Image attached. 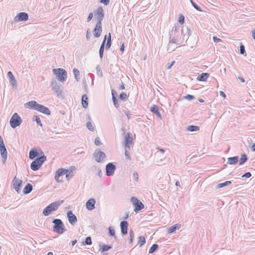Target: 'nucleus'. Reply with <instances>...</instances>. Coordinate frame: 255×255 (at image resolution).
Instances as JSON below:
<instances>
[{
    "mask_svg": "<svg viewBox=\"0 0 255 255\" xmlns=\"http://www.w3.org/2000/svg\"><path fill=\"white\" fill-rule=\"evenodd\" d=\"M32 185L28 183L24 187L23 190V192L24 194H29L32 191Z\"/></svg>",
    "mask_w": 255,
    "mask_h": 255,
    "instance_id": "7c9ffc66",
    "label": "nucleus"
},
{
    "mask_svg": "<svg viewBox=\"0 0 255 255\" xmlns=\"http://www.w3.org/2000/svg\"><path fill=\"white\" fill-rule=\"evenodd\" d=\"M76 167L74 166H71L69 169H66V178L67 180H69L74 176L73 171L76 170Z\"/></svg>",
    "mask_w": 255,
    "mask_h": 255,
    "instance_id": "412c9836",
    "label": "nucleus"
},
{
    "mask_svg": "<svg viewBox=\"0 0 255 255\" xmlns=\"http://www.w3.org/2000/svg\"><path fill=\"white\" fill-rule=\"evenodd\" d=\"M90 29H88L87 30V32H86V39L87 40H89L90 38Z\"/></svg>",
    "mask_w": 255,
    "mask_h": 255,
    "instance_id": "e2e57ef3",
    "label": "nucleus"
},
{
    "mask_svg": "<svg viewBox=\"0 0 255 255\" xmlns=\"http://www.w3.org/2000/svg\"><path fill=\"white\" fill-rule=\"evenodd\" d=\"M125 157H126V159H129V160L131 159V158H130V156L129 155V152L127 150L125 151Z\"/></svg>",
    "mask_w": 255,
    "mask_h": 255,
    "instance_id": "0e129e2a",
    "label": "nucleus"
},
{
    "mask_svg": "<svg viewBox=\"0 0 255 255\" xmlns=\"http://www.w3.org/2000/svg\"><path fill=\"white\" fill-rule=\"evenodd\" d=\"M128 223L126 221H123L120 223L121 233L123 235H127L128 233Z\"/></svg>",
    "mask_w": 255,
    "mask_h": 255,
    "instance_id": "aec40b11",
    "label": "nucleus"
},
{
    "mask_svg": "<svg viewBox=\"0 0 255 255\" xmlns=\"http://www.w3.org/2000/svg\"><path fill=\"white\" fill-rule=\"evenodd\" d=\"M130 200L134 206V211L135 212L137 213L138 211L143 209L144 205L136 197H131Z\"/></svg>",
    "mask_w": 255,
    "mask_h": 255,
    "instance_id": "1a4fd4ad",
    "label": "nucleus"
},
{
    "mask_svg": "<svg viewBox=\"0 0 255 255\" xmlns=\"http://www.w3.org/2000/svg\"><path fill=\"white\" fill-rule=\"evenodd\" d=\"M7 77L9 79V83L13 86H16V81L15 80V77L13 76V74L11 72L9 71L7 74Z\"/></svg>",
    "mask_w": 255,
    "mask_h": 255,
    "instance_id": "cd10ccee",
    "label": "nucleus"
},
{
    "mask_svg": "<svg viewBox=\"0 0 255 255\" xmlns=\"http://www.w3.org/2000/svg\"><path fill=\"white\" fill-rule=\"evenodd\" d=\"M100 251L101 252H104L106 251H107L111 249L112 248L111 246L107 245H103L102 246H101Z\"/></svg>",
    "mask_w": 255,
    "mask_h": 255,
    "instance_id": "c9c22d12",
    "label": "nucleus"
},
{
    "mask_svg": "<svg viewBox=\"0 0 255 255\" xmlns=\"http://www.w3.org/2000/svg\"><path fill=\"white\" fill-rule=\"evenodd\" d=\"M0 152L2 157V162L3 164H5L7 155V152L5 145L0 146Z\"/></svg>",
    "mask_w": 255,
    "mask_h": 255,
    "instance_id": "a211bd4d",
    "label": "nucleus"
},
{
    "mask_svg": "<svg viewBox=\"0 0 255 255\" xmlns=\"http://www.w3.org/2000/svg\"><path fill=\"white\" fill-rule=\"evenodd\" d=\"M92 244V239L91 237H87L84 242H82V245H91Z\"/></svg>",
    "mask_w": 255,
    "mask_h": 255,
    "instance_id": "a19ab883",
    "label": "nucleus"
},
{
    "mask_svg": "<svg viewBox=\"0 0 255 255\" xmlns=\"http://www.w3.org/2000/svg\"><path fill=\"white\" fill-rule=\"evenodd\" d=\"M86 127L88 129H89L90 130H91L92 131H94L95 130V128L93 126L92 123L90 122H88L86 123Z\"/></svg>",
    "mask_w": 255,
    "mask_h": 255,
    "instance_id": "37998d69",
    "label": "nucleus"
},
{
    "mask_svg": "<svg viewBox=\"0 0 255 255\" xmlns=\"http://www.w3.org/2000/svg\"><path fill=\"white\" fill-rule=\"evenodd\" d=\"M93 157L97 162L101 163L104 161L106 155L103 151L97 149L93 153Z\"/></svg>",
    "mask_w": 255,
    "mask_h": 255,
    "instance_id": "6e6552de",
    "label": "nucleus"
},
{
    "mask_svg": "<svg viewBox=\"0 0 255 255\" xmlns=\"http://www.w3.org/2000/svg\"><path fill=\"white\" fill-rule=\"evenodd\" d=\"M52 223L54 224L53 231L54 232L62 234L66 231L67 230L65 228L64 225L61 219H55L53 220Z\"/></svg>",
    "mask_w": 255,
    "mask_h": 255,
    "instance_id": "39448f33",
    "label": "nucleus"
},
{
    "mask_svg": "<svg viewBox=\"0 0 255 255\" xmlns=\"http://www.w3.org/2000/svg\"><path fill=\"white\" fill-rule=\"evenodd\" d=\"M199 128L198 126L194 125L189 126L187 128V130L190 131H196L199 130Z\"/></svg>",
    "mask_w": 255,
    "mask_h": 255,
    "instance_id": "72a5a7b5",
    "label": "nucleus"
},
{
    "mask_svg": "<svg viewBox=\"0 0 255 255\" xmlns=\"http://www.w3.org/2000/svg\"><path fill=\"white\" fill-rule=\"evenodd\" d=\"M63 202V200H61L51 203L43 209V214L45 216L49 215L52 212L56 211Z\"/></svg>",
    "mask_w": 255,
    "mask_h": 255,
    "instance_id": "20e7f679",
    "label": "nucleus"
},
{
    "mask_svg": "<svg viewBox=\"0 0 255 255\" xmlns=\"http://www.w3.org/2000/svg\"><path fill=\"white\" fill-rule=\"evenodd\" d=\"M125 89V85L124 83L121 81V84L120 86L119 90H124Z\"/></svg>",
    "mask_w": 255,
    "mask_h": 255,
    "instance_id": "338daca9",
    "label": "nucleus"
},
{
    "mask_svg": "<svg viewBox=\"0 0 255 255\" xmlns=\"http://www.w3.org/2000/svg\"><path fill=\"white\" fill-rule=\"evenodd\" d=\"M184 19H185L184 16L182 15H181L179 18L178 22L180 24H182L184 22Z\"/></svg>",
    "mask_w": 255,
    "mask_h": 255,
    "instance_id": "6e6d98bb",
    "label": "nucleus"
},
{
    "mask_svg": "<svg viewBox=\"0 0 255 255\" xmlns=\"http://www.w3.org/2000/svg\"><path fill=\"white\" fill-rule=\"evenodd\" d=\"M66 169L65 168H59L55 172V179L57 182H61L63 181L62 180H60L59 178L61 176L65 174Z\"/></svg>",
    "mask_w": 255,
    "mask_h": 255,
    "instance_id": "f3484780",
    "label": "nucleus"
},
{
    "mask_svg": "<svg viewBox=\"0 0 255 255\" xmlns=\"http://www.w3.org/2000/svg\"><path fill=\"white\" fill-rule=\"evenodd\" d=\"M239 161V156H235L233 157H230L227 158V163L230 165H235L237 164Z\"/></svg>",
    "mask_w": 255,
    "mask_h": 255,
    "instance_id": "393cba45",
    "label": "nucleus"
},
{
    "mask_svg": "<svg viewBox=\"0 0 255 255\" xmlns=\"http://www.w3.org/2000/svg\"><path fill=\"white\" fill-rule=\"evenodd\" d=\"M150 111L156 115L160 119H161L162 117L159 111V107L157 105H153L150 108Z\"/></svg>",
    "mask_w": 255,
    "mask_h": 255,
    "instance_id": "5701e85b",
    "label": "nucleus"
},
{
    "mask_svg": "<svg viewBox=\"0 0 255 255\" xmlns=\"http://www.w3.org/2000/svg\"><path fill=\"white\" fill-rule=\"evenodd\" d=\"M96 200L94 198L89 199L86 203V208L89 210L92 211L95 208Z\"/></svg>",
    "mask_w": 255,
    "mask_h": 255,
    "instance_id": "6ab92c4d",
    "label": "nucleus"
},
{
    "mask_svg": "<svg viewBox=\"0 0 255 255\" xmlns=\"http://www.w3.org/2000/svg\"><path fill=\"white\" fill-rule=\"evenodd\" d=\"M96 71H97V74L98 76L100 77H103V73L102 71L101 67L100 65H97L96 67Z\"/></svg>",
    "mask_w": 255,
    "mask_h": 255,
    "instance_id": "79ce46f5",
    "label": "nucleus"
},
{
    "mask_svg": "<svg viewBox=\"0 0 255 255\" xmlns=\"http://www.w3.org/2000/svg\"><path fill=\"white\" fill-rule=\"evenodd\" d=\"M119 99L123 101H125L127 99V95L126 93L124 92L121 93L119 95Z\"/></svg>",
    "mask_w": 255,
    "mask_h": 255,
    "instance_id": "49530a36",
    "label": "nucleus"
},
{
    "mask_svg": "<svg viewBox=\"0 0 255 255\" xmlns=\"http://www.w3.org/2000/svg\"><path fill=\"white\" fill-rule=\"evenodd\" d=\"M177 33H178V34L179 33V28L176 26H174L173 27L172 29L169 32L170 38L169 42L167 47L168 51H173L174 50L175 48H170V46H171L172 44H176L177 45L179 44L178 43V42L180 41V38L178 37H175V35Z\"/></svg>",
    "mask_w": 255,
    "mask_h": 255,
    "instance_id": "f03ea898",
    "label": "nucleus"
},
{
    "mask_svg": "<svg viewBox=\"0 0 255 255\" xmlns=\"http://www.w3.org/2000/svg\"><path fill=\"white\" fill-rule=\"evenodd\" d=\"M73 73H74V77L76 80L77 81H79V79H80V78H79V75H80V72H79V71L77 69H73Z\"/></svg>",
    "mask_w": 255,
    "mask_h": 255,
    "instance_id": "ea45409f",
    "label": "nucleus"
},
{
    "mask_svg": "<svg viewBox=\"0 0 255 255\" xmlns=\"http://www.w3.org/2000/svg\"><path fill=\"white\" fill-rule=\"evenodd\" d=\"M46 160V156L43 152L40 150V156L37 157L30 164V168L33 171H37Z\"/></svg>",
    "mask_w": 255,
    "mask_h": 255,
    "instance_id": "7ed1b4c3",
    "label": "nucleus"
},
{
    "mask_svg": "<svg viewBox=\"0 0 255 255\" xmlns=\"http://www.w3.org/2000/svg\"><path fill=\"white\" fill-rule=\"evenodd\" d=\"M112 44V40H111V33H109L108 34V37L107 38V41L106 45V49H109Z\"/></svg>",
    "mask_w": 255,
    "mask_h": 255,
    "instance_id": "473e14b6",
    "label": "nucleus"
},
{
    "mask_svg": "<svg viewBox=\"0 0 255 255\" xmlns=\"http://www.w3.org/2000/svg\"><path fill=\"white\" fill-rule=\"evenodd\" d=\"M102 31V22H97L93 30V34L95 37H99Z\"/></svg>",
    "mask_w": 255,
    "mask_h": 255,
    "instance_id": "2eb2a0df",
    "label": "nucleus"
},
{
    "mask_svg": "<svg viewBox=\"0 0 255 255\" xmlns=\"http://www.w3.org/2000/svg\"><path fill=\"white\" fill-rule=\"evenodd\" d=\"M125 146L127 147H130L132 141V134L130 132L127 133L125 136Z\"/></svg>",
    "mask_w": 255,
    "mask_h": 255,
    "instance_id": "4be33fe9",
    "label": "nucleus"
},
{
    "mask_svg": "<svg viewBox=\"0 0 255 255\" xmlns=\"http://www.w3.org/2000/svg\"><path fill=\"white\" fill-rule=\"evenodd\" d=\"M252 176V174L251 173V172H247L246 173H245V174H244L241 178L242 179H243L244 178H249L250 177H251Z\"/></svg>",
    "mask_w": 255,
    "mask_h": 255,
    "instance_id": "864d4df0",
    "label": "nucleus"
},
{
    "mask_svg": "<svg viewBox=\"0 0 255 255\" xmlns=\"http://www.w3.org/2000/svg\"><path fill=\"white\" fill-rule=\"evenodd\" d=\"M248 159V157L247 154L245 153L241 155V157L240 160H239V165H242L244 164L245 162H246L247 161Z\"/></svg>",
    "mask_w": 255,
    "mask_h": 255,
    "instance_id": "2f4dec72",
    "label": "nucleus"
},
{
    "mask_svg": "<svg viewBox=\"0 0 255 255\" xmlns=\"http://www.w3.org/2000/svg\"><path fill=\"white\" fill-rule=\"evenodd\" d=\"M138 244L140 247L144 245L146 242L145 238L144 236H140L138 238Z\"/></svg>",
    "mask_w": 255,
    "mask_h": 255,
    "instance_id": "e433bc0d",
    "label": "nucleus"
},
{
    "mask_svg": "<svg viewBox=\"0 0 255 255\" xmlns=\"http://www.w3.org/2000/svg\"><path fill=\"white\" fill-rule=\"evenodd\" d=\"M158 248V246L157 244H154L152 245V246L150 248L149 250V253L151 254L157 251Z\"/></svg>",
    "mask_w": 255,
    "mask_h": 255,
    "instance_id": "58836bf2",
    "label": "nucleus"
},
{
    "mask_svg": "<svg viewBox=\"0 0 255 255\" xmlns=\"http://www.w3.org/2000/svg\"><path fill=\"white\" fill-rule=\"evenodd\" d=\"M164 152H165L164 149H160L159 150H158L157 151H156L155 152V156H160V154H162V155H163L164 153Z\"/></svg>",
    "mask_w": 255,
    "mask_h": 255,
    "instance_id": "09e8293b",
    "label": "nucleus"
},
{
    "mask_svg": "<svg viewBox=\"0 0 255 255\" xmlns=\"http://www.w3.org/2000/svg\"><path fill=\"white\" fill-rule=\"evenodd\" d=\"M93 14L92 12H90L89 14V15L87 18V22H89L91 19L93 18Z\"/></svg>",
    "mask_w": 255,
    "mask_h": 255,
    "instance_id": "680f3d73",
    "label": "nucleus"
},
{
    "mask_svg": "<svg viewBox=\"0 0 255 255\" xmlns=\"http://www.w3.org/2000/svg\"><path fill=\"white\" fill-rule=\"evenodd\" d=\"M35 121L37 124L38 125L40 126V127L42 126V124L41 122L40 119L39 117L36 116L35 117Z\"/></svg>",
    "mask_w": 255,
    "mask_h": 255,
    "instance_id": "8fccbe9b",
    "label": "nucleus"
},
{
    "mask_svg": "<svg viewBox=\"0 0 255 255\" xmlns=\"http://www.w3.org/2000/svg\"><path fill=\"white\" fill-rule=\"evenodd\" d=\"M106 39L107 35H105L99 49V56L101 59H102L103 57L104 51L105 46Z\"/></svg>",
    "mask_w": 255,
    "mask_h": 255,
    "instance_id": "bb28decb",
    "label": "nucleus"
},
{
    "mask_svg": "<svg viewBox=\"0 0 255 255\" xmlns=\"http://www.w3.org/2000/svg\"><path fill=\"white\" fill-rule=\"evenodd\" d=\"M192 5L198 11H202V10H201L200 7L197 4H196L192 0H191V1H190Z\"/></svg>",
    "mask_w": 255,
    "mask_h": 255,
    "instance_id": "c03bdc74",
    "label": "nucleus"
},
{
    "mask_svg": "<svg viewBox=\"0 0 255 255\" xmlns=\"http://www.w3.org/2000/svg\"><path fill=\"white\" fill-rule=\"evenodd\" d=\"M129 237H130L129 243L130 244H132V243L133 242V241L134 237L133 231L132 230H130L129 231Z\"/></svg>",
    "mask_w": 255,
    "mask_h": 255,
    "instance_id": "a18cd8bd",
    "label": "nucleus"
},
{
    "mask_svg": "<svg viewBox=\"0 0 255 255\" xmlns=\"http://www.w3.org/2000/svg\"><path fill=\"white\" fill-rule=\"evenodd\" d=\"M94 142L97 146H100L102 144V143L101 142L99 137H97L95 139Z\"/></svg>",
    "mask_w": 255,
    "mask_h": 255,
    "instance_id": "3c124183",
    "label": "nucleus"
},
{
    "mask_svg": "<svg viewBox=\"0 0 255 255\" xmlns=\"http://www.w3.org/2000/svg\"><path fill=\"white\" fill-rule=\"evenodd\" d=\"M109 235L110 236L114 237L115 239H117V236L115 235V229L112 227H110L108 229Z\"/></svg>",
    "mask_w": 255,
    "mask_h": 255,
    "instance_id": "4c0bfd02",
    "label": "nucleus"
},
{
    "mask_svg": "<svg viewBox=\"0 0 255 255\" xmlns=\"http://www.w3.org/2000/svg\"><path fill=\"white\" fill-rule=\"evenodd\" d=\"M100 2L105 5H107L110 3V0H100Z\"/></svg>",
    "mask_w": 255,
    "mask_h": 255,
    "instance_id": "13d9d810",
    "label": "nucleus"
},
{
    "mask_svg": "<svg viewBox=\"0 0 255 255\" xmlns=\"http://www.w3.org/2000/svg\"><path fill=\"white\" fill-rule=\"evenodd\" d=\"M251 149L253 151H255V143H253L251 146Z\"/></svg>",
    "mask_w": 255,
    "mask_h": 255,
    "instance_id": "774afa93",
    "label": "nucleus"
},
{
    "mask_svg": "<svg viewBox=\"0 0 255 255\" xmlns=\"http://www.w3.org/2000/svg\"><path fill=\"white\" fill-rule=\"evenodd\" d=\"M82 105L84 108L86 109L88 106V97L84 94L82 97Z\"/></svg>",
    "mask_w": 255,
    "mask_h": 255,
    "instance_id": "c85d7f7f",
    "label": "nucleus"
},
{
    "mask_svg": "<svg viewBox=\"0 0 255 255\" xmlns=\"http://www.w3.org/2000/svg\"><path fill=\"white\" fill-rule=\"evenodd\" d=\"M232 182L231 181H226L224 183H219L217 185L216 188H220L231 184Z\"/></svg>",
    "mask_w": 255,
    "mask_h": 255,
    "instance_id": "f704fd0d",
    "label": "nucleus"
},
{
    "mask_svg": "<svg viewBox=\"0 0 255 255\" xmlns=\"http://www.w3.org/2000/svg\"><path fill=\"white\" fill-rule=\"evenodd\" d=\"M40 156V152H38L37 150L35 148L31 149L29 153V158L30 159H33L36 157H39Z\"/></svg>",
    "mask_w": 255,
    "mask_h": 255,
    "instance_id": "b1692460",
    "label": "nucleus"
},
{
    "mask_svg": "<svg viewBox=\"0 0 255 255\" xmlns=\"http://www.w3.org/2000/svg\"><path fill=\"white\" fill-rule=\"evenodd\" d=\"M133 177H134V180L136 181L137 182L138 181V173L137 172H134L133 173Z\"/></svg>",
    "mask_w": 255,
    "mask_h": 255,
    "instance_id": "4d7b16f0",
    "label": "nucleus"
},
{
    "mask_svg": "<svg viewBox=\"0 0 255 255\" xmlns=\"http://www.w3.org/2000/svg\"><path fill=\"white\" fill-rule=\"evenodd\" d=\"M209 76V73H202L198 76L197 80L199 81H206Z\"/></svg>",
    "mask_w": 255,
    "mask_h": 255,
    "instance_id": "a878e982",
    "label": "nucleus"
},
{
    "mask_svg": "<svg viewBox=\"0 0 255 255\" xmlns=\"http://www.w3.org/2000/svg\"><path fill=\"white\" fill-rule=\"evenodd\" d=\"M13 188L18 193H20L21 192L20 187L22 184V181L21 179L15 177L12 182Z\"/></svg>",
    "mask_w": 255,
    "mask_h": 255,
    "instance_id": "f8f14e48",
    "label": "nucleus"
},
{
    "mask_svg": "<svg viewBox=\"0 0 255 255\" xmlns=\"http://www.w3.org/2000/svg\"><path fill=\"white\" fill-rule=\"evenodd\" d=\"M50 87L56 94L57 97H60V96H62V91L56 80H52L50 84Z\"/></svg>",
    "mask_w": 255,
    "mask_h": 255,
    "instance_id": "9d476101",
    "label": "nucleus"
},
{
    "mask_svg": "<svg viewBox=\"0 0 255 255\" xmlns=\"http://www.w3.org/2000/svg\"><path fill=\"white\" fill-rule=\"evenodd\" d=\"M174 63H175V61H172L171 63H168L167 64V68H166V69H170L172 67V66L174 65Z\"/></svg>",
    "mask_w": 255,
    "mask_h": 255,
    "instance_id": "bf43d9fd",
    "label": "nucleus"
},
{
    "mask_svg": "<svg viewBox=\"0 0 255 255\" xmlns=\"http://www.w3.org/2000/svg\"><path fill=\"white\" fill-rule=\"evenodd\" d=\"M28 19V15L27 13L21 12L18 13L14 18L15 22L25 21Z\"/></svg>",
    "mask_w": 255,
    "mask_h": 255,
    "instance_id": "4468645a",
    "label": "nucleus"
},
{
    "mask_svg": "<svg viewBox=\"0 0 255 255\" xmlns=\"http://www.w3.org/2000/svg\"><path fill=\"white\" fill-rule=\"evenodd\" d=\"M25 106L27 108L36 110L47 116H49L51 114V111L48 108L42 105L38 104L34 101H31L25 103Z\"/></svg>",
    "mask_w": 255,
    "mask_h": 255,
    "instance_id": "f257e3e1",
    "label": "nucleus"
},
{
    "mask_svg": "<svg viewBox=\"0 0 255 255\" xmlns=\"http://www.w3.org/2000/svg\"><path fill=\"white\" fill-rule=\"evenodd\" d=\"M112 99L117 98V96L118 95L117 92L113 89H112Z\"/></svg>",
    "mask_w": 255,
    "mask_h": 255,
    "instance_id": "052dcab7",
    "label": "nucleus"
},
{
    "mask_svg": "<svg viewBox=\"0 0 255 255\" xmlns=\"http://www.w3.org/2000/svg\"><path fill=\"white\" fill-rule=\"evenodd\" d=\"M240 53L241 54L244 55L246 54V51H245V48L244 45L241 43L240 46Z\"/></svg>",
    "mask_w": 255,
    "mask_h": 255,
    "instance_id": "de8ad7c7",
    "label": "nucleus"
},
{
    "mask_svg": "<svg viewBox=\"0 0 255 255\" xmlns=\"http://www.w3.org/2000/svg\"><path fill=\"white\" fill-rule=\"evenodd\" d=\"M213 39L215 42H219L222 41V40L220 38H219L216 36H214Z\"/></svg>",
    "mask_w": 255,
    "mask_h": 255,
    "instance_id": "69168bd1",
    "label": "nucleus"
},
{
    "mask_svg": "<svg viewBox=\"0 0 255 255\" xmlns=\"http://www.w3.org/2000/svg\"><path fill=\"white\" fill-rule=\"evenodd\" d=\"M116 170V165L112 162H109L106 165V174L107 176H113Z\"/></svg>",
    "mask_w": 255,
    "mask_h": 255,
    "instance_id": "9b49d317",
    "label": "nucleus"
},
{
    "mask_svg": "<svg viewBox=\"0 0 255 255\" xmlns=\"http://www.w3.org/2000/svg\"><path fill=\"white\" fill-rule=\"evenodd\" d=\"M184 98L189 101H191L192 100L194 99L195 97L193 95L187 94V95L184 97Z\"/></svg>",
    "mask_w": 255,
    "mask_h": 255,
    "instance_id": "603ef678",
    "label": "nucleus"
},
{
    "mask_svg": "<svg viewBox=\"0 0 255 255\" xmlns=\"http://www.w3.org/2000/svg\"><path fill=\"white\" fill-rule=\"evenodd\" d=\"M67 216L68 221L72 225H74L77 222V218L71 211H68L67 213Z\"/></svg>",
    "mask_w": 255,
    "mask_h": 255,
    "instance_id": "dca6fc26",
    "label": "nucleus"
},
{
    "mask_svg": "<svg viewBox=\"0 0 255 255\" xmlns=\"http://www.w3.org/2000/svg\"><path fill=\"white\" fill-rule=\"evenodd\" d=\"M97 22H102L104 17V12L102 6H99L95 12Z\"/></svg>",
    "mask_w": 255,
    "mask_h": 255,
    "instance_id": "ddd939ff",
    "label": "nucleus"
},
{
    "mask_svg": "<svg viewBox=\"0 0 255 255\" xmlns=\"http://www.w3.org/2000/svg\"><path fill=\"white\" fill-rule=\"evenodd\" d=\"M53 74L56 79L61 82H64L67 79V71L63 68H57L53 70Z\"/></svg>",
    "mask_w": 255,
    "mask_h": 255,
    "instance_id": "423d86ee",
    "label": "nucleus"
},
{
    "mask_svg": "<svg viewBox=\"0 0 255 255\" xmlns=\"http://www.w3.org/2000/svg\"><path fill=\"white\" fill-rule=\"evenodd\" d=\"M112 99H113V103H114L115 107L116 108H118L119 107L118 100L117 99V98H113Z\"/></svg>",
    "mask_w": 255,
    "mask_h": 255,
    "instance_id": "5fc2aeb1",
    "label": "nucleus"
},
{
    "mask_svg": "<svg viewBox=\"0 0 255 255\" xmlns=\"http://www.w3.org/2000/svg\"><path fill=\"white\" fill-rule=\"evenodd\" d=\"M181 227V225L179 224H176L174 225L169 227L168 229V233L171 234L174 233L176 230L179 229Z\"/></svg>",
    "mask_w": 255,
    "mask_h": 255,
    "instance_id": "c756f323",
    "label": "nucleus"
},
{
    "mask_svg": "<svg viewBox=\"0 0 255 255\" xmlns=\"http://www.w3.org/2000/svg\"><path fill=\"white\" fill-rule=\"evenodd\" d=\"M22 122V120L21 118L16 113H15L11 116L9 121L10 127L13 128H15L19 126Z\"/></svg>",
    "mask_w": 255,
    "mask_h": 255,
    "instance_id": "0eeeda50",
    "label": "nucleus"
}]
</instances>
